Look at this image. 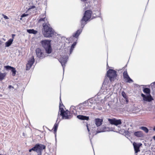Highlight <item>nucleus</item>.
I'll return each instance as SVG.
<instances>
[{"instance_id": "obj_37", "label": "nucleus", "mask_w": 155, "mask_h": 155, "mask_svg": "<svg viewBox=\"0 0 155 155\" xmlns=\"http://www.w3.org/2000/svg\"><path fill=\"white\" fill-rule=\"evenodd\" d=\"M73 50V48H72L71 47V49H70V54L71 53Z\"/></svg>"}, {"instance_id": "obj_20", "label": "nucleus", "mask_w": 155, "mask_h": 155, "mask_svg": "<svg viewBox=\"0 0 155 155\" xmlns=\"http://www.w3.org/2000/svg\"><path fill=\"white\" fill-rule=\"evenodd\" d=\"M27 32L30 34H36L37 33V31L33 29H27Z\"/></svg>"}, {"instance_id": "obj_26", "label": "nucleus", "mask_w": 155, "mask_h": 155, "mask_svg": "<svg viewBox=\"0 0 155 155\" xmlns=\"http://www.w3.org/2000/svg\"><path fill=\"white\" fill-rule=\"evenodd\" d=\"M123 77L125 79H127L129 77L127 71H124L123 73Z\"/></svg>"}, {"instance_id": "obj_38", "label": "nucleus", "mask_w": 155, "mask_h": 155, "mask_svg": "<svg viewBox=\"0 0 155 155\" xmlns=\"http://www.w3.org/2000/svg\"><path fill=\"white\" fill-rule=\"evenodd\" d=\"M154 85H155V82H153L151 84V87H152V86Z\"/></svg>"}, {"instance_id": "obj_48", "label": "nucleus", "mask_w": 155, "mask_h": 155, "mask_svg": "<svg viewBox=\"0 0 155 155\" xmlns=\"http://www.w3.org/2000/svg\"><path fill=\"white\" fill-rule=\"evenodd\" d=\"M0 155H3L0 154Z\"/></svg>"}, {"instance_id": "obj_42", "label": "nucleus", "mask_w": 155, "mask_h": 155, "mask_svg": "<svg viewBox=\"0 0 155 155\" xmlns=\"http://www.w3.org/2000/svg\"><path fill=\"white\" fill-rule=\"evenodd\" d=\"M153 130L154 131H155V126L154 127Z\"/></svg>"}, {"instance_id": "obj_23", "label": "nucleus", "mask_w": 155, "mask_h": 155, "mask_svg": "<svg viewBox=\"0 0 155 155\" xmlns=\"http://www.w3.org/2000/svg\"><path fill=\"white\" fill-rule=\"evenodd\" d=\"M140 129L143 130L145 133H147L148 132L149 130L148 129L145 127H140Z\"/></svg>"}, {"instance_id": "obj_4", "label": "nucleus", "mask_w": 155, "mask_h": 155, "mask_svg": "<svg viewBox=\"0 0 155 155\" xmlns=\"http://www.w3.org/2000/svg\"><path fill=\"white\" fill-rule=\"evenodd\" d=\"M45 148L46 146L45 145L38 143L36 144L34 147L29 149V152H31L32 150L38 153L37 155H41L42 151Z\"/></svg>"}, {"instance_id": "obj_22", "label": "nucleus", "mask_w": 155, "mask_h": 155, "mask_svg": "<svg viewBox=\"0 0 155 155\" xmlns=\"http://www.w3.org/2000/svg\"><path fill=\"white\" fill-rule=\"evenodd\" d=\"M43 18H41L38 20V23H40L42 21H45V20H47V19L46 18V15H44Z\"/></svg>"}, {"instance_id": "obj_43", "label": "nucleus", "mask_w": 155, "mask_h": 155, "mask_svg": "<svg viewBox=\"0 0 155 155\" xmlns=\"http://www.w3.org/2000/svg\"><path fill=\"white\" fill-rule=\"evenodd\" d=\"M153 139L155 140V136H154L153 137Z\"/></svg>"}, {"instance_id": "obj_13", "label": "nucleus", "mask_w": 155, "mask_h": 155, "mask_svg": "<svg viewBox=\"0 0 155 155\" xmlns=\"http://www.w3.org/2000/svg\"><path fill=\"white\" fill-rule=\"evenodd\" d=\"M141 96L143 97V100L144 101L150 102L153 100L151 96H149L146 95L142 93L141 94Z\"/></svg>"}, {"instance_id": "obj_3", "label": "nucleus", "mask_w": 155, "mask_h": 155, "mask_svg": "<svg viewBox=\"0 0 155 155\" xmlns=\"http://www.w3.org/2000/svg\"><path fill=\"white\" fill-rule=\"evenodd\" d=\"M43 28L42 29L43 34L45 37L50 38L52 36L54 35V31L50 27L48 22L43 24Z\"/></svg>"}, {"instance_id": "obj_40", "label": "nucleus", "mask_w": 155, "mask_h": 155, "mask_svg": "<svg viewBox=\"0 0 155 155\" xmlns=\"http://www.w3.org/2000/svg\"><path fill=\"white\" fill-rule=\"evenodd\" d=\"M97 109H98L99 110H101L102 109V108L101 107H99V108H98Z\"/></svg>"}, {"instance_id": "obj_8", "label": "nucleus", "mask_w": 155, "mask_h": 155, "mask_svg": "<svg viewBox=\"0 0 155 155\" xmlns=\"http://www.w3.org/2000/svg\"><path fill=\"white\" fill-rule=\"evenodd\" d=\"M68 59V57L67 56H64L63 57L60 58L59 59V61L60 62L62 66L64 71V68L65 66V64L66 63Z\"/></svg>"}, {"instance_id": "obj_27", "label": "nucleus", "mask_w": 155, "mask_h": 155, "mask_svg": "<svg viewBox=\"0 0 155 155\" xmlns=\"http://www.w3.org/2000/svg\"><path fill=\"white\" fill-rule=\"evenodd\" d=\"M4 68L7 70H11L12 68H13V67L8 65L5 66H4Z\"/></svg>"}, {"instance_id": "obj_1", "label": "nucleus", "mask_w": 155, "mask_h": 155, "mask_svg": "<svg viewBox=\"0 0 155 155\" xmlns=\"http://www.w3.org/2000/svg\"><path fill=\"white\" fill-rule=\"evenodd\" d=\"M92 14V11L90 10L85 11L84 14V16L80 21L81 24V28L78 30L75 33L73 34V36L76 38H78L82 31V30L84 25L86 24L87 21L90 18Z\"/></svg>"}, {"instance_id": "obj_28", "label": "nucleus", "mask_w": 155, "mask_h": 155, "mask_svg": "<svg viewBox=\"0 0 155 155\" xmlns=\"http://www.w3.org/2000/svg\"><path fill=\"white\" fill-rule=\"evenodd\" d=\"M126 79L127 80V82L130 83L133 82V80L130 78L129 76Z\"/></svg>"}, {"instance_id": "obj_19", "label": "nucleus", "mask_w": 155, "mask_h": 155, "mask_svg": "<svg viewBox=\"0 0 155 155\" xmlns=\"http://www.w3.org/2000/svg\"><path fill=\"white\" fill-rule=\"evenodd\" d=\"M13 38H10L8 41L5 43V47H8L11 45L13 41Z\"/></svg>"}, {"instance_id": "obj_46", "label": "nucleus", "mask_w": 155, "mask_h": 155, "mask_svg": "<svg viewBox=\"0 0 155 155\" xmlns=\"http://www.w3.org/2000/svg\"><path fill=\"white\" fill-rule=\"evenodd\" d=\"M126 101L127 102H128V101L127 100V99H126Z\"/></svg>"}, {"instance_id": "obj_25", "label": "nucleus", "mask_w": 155, "mask_h": 155, "mask_svg": "<svg viewBox=\"0 0 155 155\" xmlns=\"http://www.w3.org/2000/svg\"><path fill=\"white\" fill-rule=\"evenodd\" d=\"M11 71L12 73V75L13 76H15V75L16 72L15 68L13 67V68H12Z\"/></svg>"}, {"instance_id": "obj_12", "label": "nucleus", "mask_w": 155, "mask_h": 155, "mask_svg": "<svg viewBox=\"0 0 155 155\" xmlns=\"http://www.w3.org/2000/svg\"><path fill=\"white\" fill-rule=\"evenodd\" d=\"M135 153H137L140 151V147L142 145L141 143H137L134 142L133 143Z\"/></svg>"}, {"instance_id": "obj_45", "label": "nucleus", "mask_w": 155, "mask_h": 155, "mask_svg": "<svg viewBox=\"0 0 155 155\" xmlns=\"http://www.w3.org/2000/svg\"><path fill=\"white\" fill-rule=\"evenodd\" d=\"M88 106H91V105H89V103H88Z\"/></svg>"}, {"instance_id": "obj_18", "label": "nucleus", "mask_w": 155, "mask_h": 155, "mask_svg": "<svg viewBox=\"0 0 155 155\" xmlns=\"http://www.w3.org/2000/svg\"><path fill=\"white\" fill-rule=\"evenodd\" d=\"M143 91L144 93L147 94V95L151 96L150 94V90L149 88H144Z\"/></svg>"}, {"instance_id": "obj_34", "label": "nucleus", "mask_w": 155, "mask_h": 155, "mask_svg": "<svg viewBox=\"0 0 155 155\" xmlns=\"http://www.w3.org/2000/svg\"><path fill=\"white\" fill-rule=\"evenodd\" d=\"M3 18L5 19H8V18L6 15H5L3 14Z\"/></svg>"}, {"instance_id": "obj_15", "label": "nucleus", "mask_w": 155, "mask_h": 155, "mask_svg": "<svg viewBox=\"0 0 155 155\" xmlns=\"http://www.w3.org/2000/svg\"><path fill=\"white\" fill-rule=\"evenodd\" d=\"M77 118L78 119L81 120H88L89 117H88L83 116L82 115H78L77 116Z\"/></svg>"}, {"instance_id": "obj_7", "label": "nucleus", "mask_w": 155, "mask_h": 155, "mask_svg": "<svg viewBox=\"0 0 155 155\" xmlns=\"http://www.w3.org/2000/svg\"><path fill=\"white\" fill-rule=\"evenodd\" d=\"M107 77L109 78L110 81L112 82L114 80V79L117 77V72L114 70L110 69L107 72Z\"/></svg>"}, {"instance_id": "obj_39", "label": "nucleus", "mask_w": 155, "mask_h": 155, "mask_svg": "<svg viewBox=\"0 0 155 155\" xmlns=\"http://www.w3.org/2000/svg\"><path fill=\"white\" fill-rule=\"evenodd\" d=\"M15 36V35L14 34H12V37L13 38H14V37Z\"/></svg>"}, {"instance_id": "obj_35", "label": "nucleus", "mask_w": 155, "mask_h": 155, "mask_svg": "<svg viewBox=\"0 0 155 155\" xmlns=\"http://www.w3.org/2000/svg\"><path fill=\"white\" fill-rule=\"evenodd\" d=\"M86 127H87V130L89 132V134H91V133H90V130L88 127V124H87V125H86Z\"/></svg>"}, {"instance_id": "obj_29", "label": "nucleus", "mask_w": 155, "mask_h": 155, "mask_svg": "<svg viewBox=\"0 0 155 155\" xmlns=\"http://www.w3.org/2000/svg\"><path fill=\"white\" fill-rule=\"evenodd\" d=\"M122 95L125 99H127L126 95L124 91H122Z\"/></svg>"}, {"instance_id": "obj_36", "label": "nucleus", "mask_w": 155, "mask_h": 155, "mask_svg": "<svg viewBox=\"0 0 155 155\" xmlns=\"http://www.w3.org/2000/svg\"><path fill=\"white\" fill-rule=\"evenodd\" d=\"M8 87L9 89H11L12 88V89H13L14 88L13 86H12V85H9Z\"/></svg>"}, {"instance_id": "obj_47", "label": "nucleus", "mask_w": 155, "mask_h": 155, "mask_svg": "<svg viewBox=\"0 0 155 155\" xmlns=\"http://www.w3.org/2000/svg\"><path fill=\"white\" fill-rule=\"evenodd\" d=\"M2 95L0 94V97H1L2 96Z\"/></svg>"}, {"instance_id": "obj_33", "label": "nucleus", "mask_w": 155, "mask_h": 155, "mask_svg": "<svg viewBox=\"0 0 155 155\" xmlns=\"http://www.w3.org/2000/svg\"><path fill=\"white\" fill-rule=\"evenodd\" d=\"M3 42L0 40V49L2 48L3 45Z\"/></svg>"}, {"instance_id": "obj_21", "label": "nucleus", "mask_w": 155, "mask_h": 155, "mask_svg": "<svg viewBox=\"0 0 155 155\" xmlns=\"http://www.w3.org/2000/svg\"><path fill=\"white\" fill-rule=\"evenodd\" d=\"M59 122L57 123V122H56V123L55 124L54 126V133L55 134V136H56V132L57 131V130L58 128V124Z\"/></svg>"}, {"instance_id": "obj_10", "label": "nucleus", "mask_w": 155, "mask_h": 155, "mask_svg": "<svg viewBox=\"0 0 155 155\" xmlns=\"http://www.w3.org/2000/svg\"><path fill=\"white\" fill-rule=\"evenodd\" d=\"M108 121L110 124H114L116 126L121 124L122 123L120 119L117 120L115 118H113V119H109Z\"/></svg>"}, {"instance_id": "obj_5", "label": "nucleus", "mask_w": 155, "mask_h": 155, "mask_svg": "<svg viewBox=\"0 0 155 155\" xmlns=\"http://www.w3.org/2000/svg\"><path fill=\"white\" fill-rule=\"evenodd\" d=\"M90 129L91 132L93 134H95L96 135L99 133L108 131L109 128L104 126H102L101 127H98L93 125L92 126Z\"/></svg>"}, {"instance_id": "obj_24", "label": "nucleus", "mask_w": 155, "mask_h": 155, "mask_svg": "<svg viewBox=\"0 0 155 155\" xmlns=\"http://www.w3.org/2000/svg\"><path fill=\"white\" fill-rule=\"evenodd\" d=\"M6 75L5 73H2L0 72V80H3Z\"/></svg>"}, {"instance_id": "obj_30", "label": "nucleus", "mask_w": 155, "mask_h": 155, "mask_svg": "<svg viewBox=\"0 0 155 155\" xmlns=\"http://www.w3.org/2000/svg\"><path fill=\"white\" fill-rule=\"evenodd\" d=\"M76 42H74L71 46V47L72 48H73V49H74V46L76 45Z\"/></svg>"}, {"instance_id": "obj_49", "label": "nucleus", "mask_w": 155, "mask_h": 155, "mask_svg": "<svg viewBox=\"0 0 155 155\" xmlns=\"http://www.w3.org/2000/svg\"><path fill=\"white\" fill-rule=\"evenodd\" d=\"M90 104H91V102H90Z\"/></svg>"}, {"instance_id": "obj_44", "label": "nucleus", "mask_w": 155, "mask_h": 155, "mask_svg": "<svg viewBox=\"0 0 155 155\" xmlns=\"http://www.w3.org/2000/svg\"><path fill=\"white\" fill-rule=\"evenodd\" d=\"M22 18H21H21H20V20H22Z\"/></svg>"}, {"instance_id": "obj_16", "label": "nucleus", "mask_w": 155, "mask_h": 155, "mask_svg": "<svg viewBox=\"0 0 155 155\" xmlns=\"http://www.w3.org/2000/svg\"><path fill=\"white\" fill-rule=\"evenodd\" d=\"M76 110H75V107L74 106H71L70 108V112H69V114H70V113H71V114H73L75 115L77 114H76Z\"/></svg>"}, {"instance_id": "obj_32", "label": "nucleus", "mask_w": 155, "mask_h": 155, "mask_svg": "<svg viewBox=\"0 0 155 155\" xmlns=\"http://www.w3.org/2000/svg\"><path fill=\"white\" fill-rule=\"evenodd\" d=\"M28 15L27 14H25V13H24V14H22L21 16V18H23V17H26V16H27Z\"/></svg>"}, {"instance_id": "obj_2", "label": "nucleus", "mask_w": 155, "mask_h": 155, "mask_svg": "<svg viewBox=\"0 0 155 155\" xmlns=\"http://www.w3.org/2000/svg\"><path fill=\"white\" fill-rule=\"evenodd\" d=\"M63 106H64L62 103L61 99V97H60L59 110H60V115H59V113H58L56 122H57L59 120V122L61 120V119H60L61 117L60 116L62 117V119H70L71 117V115L69 114L70 113L69 111L68 110H66V111L64 110L63 107Z\"/></svg>"}, {"instance_id": "obj_31", "label": "nucleus", "mask_w": 155, "mask_h": 155, "mask_svg": "<svg viewBox=\"0 0 155 155\" xmlns=\"http://www.w3.org/2000/svg\"><path fill=\"white\" fill-rule=\"evenodd\" d=\"M108 81H109L108 79L107 78V77H106L105 78L104 83H107Z\"/></svg>"}, {"instance_id": "obj_41", "label": "nucleus", "mask_w": 155, "mask_h": 155, "mask_svg": "<svg viewBox=\"0 0 155 155\" xmlns=\"http://www.w3.org/2000/svg\"><path fill=\"white\" fill-rule=\"evenodd\" d=\"M81 1H82V2H85V1H87V0H81Z\"/></svg>"}, {"instance_id": "obj_14", "label": "nucleus", "mask_w": 155, "mask_h": 155, "mask_svg": "<svg viewBox=\"0 0 155 155\" xmlns=\"http://www.w3.org/2000/svg\"><path fill=\"white\" fill-rule=\"evenodd\" d=\"M103 120L99 118H96L94 120L95 124L97 127H100L102 124Z\"/></svg>"}, {"instance_id": "obj_9", "label": "nucleus", "mask_w": 155, "mask_h": 155, "mask_svg": "<svg viewBox=\"0 0 155 155\" xmlns=\"http://www.w3.org/2000/svg\"><path fill=\"white\" fill-rule=\"evenodd\" d=\"M36 53L37 57L40 59L43 58L45 57L43 51L39 48L36 49Z\"/></svg>"}, {"instance_id": "obj_17", "label": "nucleus", "mask_w": 155, "mask_h": 155, "mask_svg": "<svg viewBox=\"0 0 155 155\" xmlns=\"http://www.w3.org/2000/svg\"><path fill=\"white\" fill-rule=\"evenodd\" d=\"M134 134L135 136L138 137H142L143 136L142 132L140 131L135 132Z\"/></svg>"}, {"instance_id": "obj_11", "label": "nucleus", "mask_w": 155, "mask_h": 155, "mask_svg": "<svg viewBox=\"0 0 155 155\" xmlns=\"http://www.w3.org/2000/svg\"><path fill=\"white\" fill-rule=\"evenodd\" d=\"M34 61L35 59L34 58V56H32L31 57V59L28 61V63L26 64V70H28L30 69V68L34 64Z\"/></svg>"}, {"instance_id": "obj_6", "label": "nucleus", "mask_w": 155, "mask_h": 155, "mask_svg": "<svg viewBox=\"0 0 155 155\" xmlns=\"http://www.w3.org/2000/svg\"><path fill=\"white\" fill-rule=\"evenodd\" d=\"M41 44L42 46L45 49L46 53L48 54L51 53L52 48L50 41L43 40L41 41Z\"/></svg>"}]
</instances>
